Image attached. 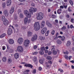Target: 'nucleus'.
Listing matches in <instances>:
<instances>
[{
    "label": "nucleus",
    "mask_w": 74,
    "mask_h": 74,
    "mask_svg": "<svg viewBox=\"0 0 74 74\" xmlns=\"http://www.w3.org/2000/svg\"><path fill=\"white\" fill-rule=\"evenodd\" d=\"M44 17V14L41 12H40L38 13L36 15V18L38 20H41Z\"/></svg>",
    "instance_id": "1"
},
{
    "label": "nucleus",
    "mask_w": 74,
    "mask_h": 74,
    "mask_svg": "<svg viewBox=\"0 0 74 74\" xmlns=\"http://www.w3.org/2000/svg\"><path fill=\"white\" fill-rule=\"evenodd\" d=\"M34 29H35V31H37L39 30L40 28V23L38 22L35 23V24H34Z\"/></svg>",
    "instance_id": "2"
},
{
    "label": "nucleus",
    "mask_w": 74,
    "mask_h": 74,
    "mask_svg": "<svg viewBox=\"0 0 74 74\" xmlns=\"http://www.w3.org/2000/svg\"><path fill=\"white\" fill-rule=\"evenodd\" d=\"M51 48V51H52L53 54L54 55H56L57 54V52L55 50V46H52Z\"/></svg>",
    "instance_id": "3"
},
{
    "label": "nucleus",
    "mask_w": 74,
    "mask_h": 74,
    "mask_svg": "<svg viewBox=\"0 0 74 74\" xmlns=\"http://www.w3.org/2000/svg\"><path fill=\"white\" fill-rule=\"evenodd\" d=\"M30 42V40L28 39H26L25 41L24 45L25 47H27L28 46Z\"/></svg>",
    "instance_id": "4"
},
{
    "label": "nucleus",
    "mask_w": 74,
    "mask_h": 74,
    "mask_svg": "<svg viewBox=\"0 0 74 74\" xmlns=\"http://www.w3.org/2000/svg\"><path fill=\"white\" fill-rule=\"evenodd\" d=\"M47 31V28L46 27H44L41 30V34H45Z\"/></svg>",
    "instance_id": "5"
},
{
    "label": "nucleus",
    "mask_w": 74,
    "mask_h": 74,
    "mask_svg": "<svg viewBox=\"0 0 74 74\" xmlns=\"http://www.w3.org/2000/svg\"><path fill=\"white\" fill-rule=\"evenodd\" d=\"M38 36L36 34H35L34 36L32 37V41H34L36 40Z\"/></svg>",
    "instance_id": "6"
},
{
    "label": "nucleus",
    "mask_w": 74,
    "mask_h": 74,
    "mask_svg": "<svg viewBox=\"0 0 74 74\" xmlns=\"http://www.w3.org/2000/svg\"><path fill=\"white\" fill-rule=\"evenodd\" d=\"M28 18L27 17H26L25 18L24 23L25 24H26L27 22L28 23H30L31 21V20L29 19L28 20Z\"/></svg>",
    "instance_id": "7"
},
{
    "label": "nucleus",
    "mask_w": 74,
    "mask_h": 74,
    "mask_svg": "<svg viewBox=\"0 0 74 74\" xmlns=\"http://www.w3.org/2000/svg\"><path fill=\"white\" fill-rule=\"evenodd\" d=\"M17 50L20 52H22L23 51V47L21 46H18L17 48Z\"/></svg>",
    "instance_id": "8"
},
{
    "label": "nucleus",
    "mask_w": 74,
    "mask_h": 74,
    "mask_svg": "<svg viewBox=\"0 0 74 74\" xmlns=\"http://www.w3.org/2000/svg\"><path fill=\"white\" fill-rule=\"evenodd\" d=\"M18 42L19 44H21L23 42V39L22 38H19L18 40Z\"/></svg>",
    "instance_id": "9"
},
{
    "label": "nucleus",
    "mask_w": 74,
    "mask_h": 74,
    "mask_svg": "<svg viewBox=\"0 0 74 74\" xmlns=\"http://www.w3.org/2000/svg\"><path fill=\"white\" fill-rule=\"evenodd\" d=\"M46 25L48 26L49 27H51L52 26V25L51 24L49 23V21H47L46 23Z\"/></svg>",
    "instance_id": "10"
},
{
    "label": "nucleus",
    "mask_w": 74,
    "mask_h": 74,
    "mask_svg": "<svg viewBox=\"0 0 74 74\" xmlns=\"http://www.w3.org/2000/svg\"><path fill=\"white\" fill-rule=\"evenodd\" d=\"M3 14L6 16H8V12L7 11V10H4Z\"/></svg>",
    "instance_id": "11"
},
{
    "label": "nucleus",
    "mask_w": 74,
    "mask_h": 74,
    "mask_svg": "<svg viewBox=\"0 0 74 74\" xmlns=\"http://www.w3.org/2000/svg\"><path fill=\"white\" fill-rule=\"evenodd\" d=\"M33 61H34V62H35V64H37L38 61L36 57H34V58H33Z\"/></svg>",
    "instance_id": "12"
},
{
    "label": "nucleus",
    "mask_w": 74,
    "mask_h": 74,
    "mask_svg": "<svg viewBox=\"0 0 74 74\" xmlns=\"http://www.w3.org/2000/svg\"><path fill=\"white\" fill-rule=\"evenodd\" d=\"M12 33V29L11 28H9L8 29V35H11Z\"/></svg>",
    "instance_id": "13"
},
{
    "label": "nucleus",
    "mask_w": 74,
    "mask_h": 74,
    "mask_svg": "<svg viewBox=\"0 0 74 74\" xmlns=\"http://www.w3.org/2000/svg\"><path fill=\"white\" fill-rule=\"evenodd\" d=\"M45 24V21H43L41 23V28H43L44 27Z\"/></svg>",
    "instance_id": "14"
},
{
    "label": "nucleus",
    "mask_w": 74,
    "mask_h": 74,
    "mask_svg": "<svg viewBox=\"0 0 74 74\" xmlns=\"http://www.w3.org/2000/svg\"><path fill=\"white\" fill-rule=\"evenodd\" d=\"M11 3V0H8L7 2V6H10Z\"/></svg>",
    "instance_id": "15"
},
{
    "label": "nucleus",
    "mask_w": 74,
    "mask_h": 74,
    "mask_svg": "<svg viewBox=\"0 0 74 74\" xmlns=\"http://www.w3.org/2000/svg\"><path fill=\"white\" fill-rule=\"evenodd\" d=\"M14 7H12L11 8V9L10 10V14H12V13L14 12Z\"/></svg>",
    "instance_id": "16"
},
{
    "label": "nucleus",
    "mask_w": 74,
    "mask_h": 74,
    "mask_svg": "<svg viewBox=\"0 0 74 74\" xmlns=\"http://www.w3.org/2000/svg\"><path fill=\"white\" fill-rule=\"evenodd\" d=\"M3 21V24L5 25H8V20H6L4 21Z\"/></svg>",
    "instance_id": "17"
},
{
    "label": "nucleus",
    "mask_w": 74,
    "mask_h": 74,
    "mask_svg": "<svg viewBox=\"0 0 74 74\" xmlns=\"http://www.w3.org/2000/svg\"><path fill=\"white\" fill-rule=\"evenodd\" d=\"M9 42L10 44H12L14 43V41L13 39H9Z\"/></svg>",
    "instance_id": "18"
},
{
    "label": "nucleus",
    "mask_w": 74,
    "mask_h": 74,
    "mask_svg": "<svg viewBox=\"0 0 74 74\" xmlns=\"http://www.w3.org/2000/svg\"><path fill=\"white\" fill-rule=\"evenodd\" d=\"M62 10L61 8L58 9L57 11L58 14H60L62 12L61 11H62Z\"/></svg>",
    "instance_id": "19"
},
{
    "label": "nucleus",
    "mask_w": 74,
    "mask_h": 74,
    "mask_svg": "<svg viewBox=\"0 0 74 74\" xmlns=\"http://www.w3.org/2000/svg\"><path fill=\"white\" fill-rule=\"evenodd\" d=\"M30 9L32 10V11L34 12H36L37 11V9L35 8H34L33 7H31V8Z\"/></svg>",
    "instance_id": "20"
},
{
    "label": "nucleus",
    "mask_w": 74,
    "mask_h": 74,
    "mask_svg": "<svg viewBox=\"0 0 74 74\" xmlns=\"http://www.w3.org/2000/svg\"><path fill=\"white\" fill-rule=\"evenodd\" d=\"M1 19L2 21H4L6 20V19L5 18V16H2Z\"/></svg>",
    "instance_id": "21"
},
{
    "label": "nucleus",
    "mask_w": 74,
    "mask_h": 74,
    "mask_svg": "<svg viewBox=\"0 0 74 74\" xmlns=\"http://www.w3.org/2000/svg\"><path fill=\"white\" fill-rule=\"evenodd\" d=\"M14 56L15 58L17 59L18 57L19 54L18 53H16L14 54Z\"/></svg>",
    "instance_id": "22"
},
{
    "label": "nucleus",
    "mask_w": 74,
    "mask_h": 74,
    "mask_svg": "<svg viewBox=\"0 0 74 74\" xmlns=\"http://www.w3.org/2000/svg\"><path fill=\"white\" fill-rule=\"evenodd\" d=\"M32 32L30 31H29L27 34V36H32Z\"/></svg>",
    "instance_id": "23"
},
{
    "label": "nucleus",
    "mask_w": 74,
    "mask_h": 74,
    "mask_svg": "<svg viewBox=\"0 0 74 74\" xmlns=\"http://www.w3.org/2000/svg\"><path fill=\"white\" fill-rule=\"evenodd\" d=\"M6 35V34L5 33L3 34L0 36V38H3L5 37Z\"/></svg>",
    "instance_id": "24"
},
{
    "label": "nucleus",
    "mask_w": 74,
    "mask_h": 74,
    "mask_svg": "<svg viewBox=\"0 0 74 74\" xmlns=\"http://www.w3.org/2000/svg\"><path fill=\"white\" fill-rule=\"evenodd\" d=\"M24 13L25 14L26 16H27L29 14V12L27 10H25L24 11Z\"/></svg>",
    "instance_id": "25"
},
{
    "label": "nucleus",
    "mask_w": 74,
    "mask_h": 74,
    "mask_svg": "<svg viewBox=\"0 0 74 74\" xmlns=\"http://www.w3.org/2000/svg\"><path fill=\"white\" fill-rule=\"evenodd\" d=\"M71 42L70 41H68L66 44V45L67 46H69L71 45Z\"/></svg>",
    "instance_id": "26"
},
{
    "label": "nucleus",
    "mask_w": 74,
    "mask_h": 74,
    "mask_svg": "<svg viewBox=\"0 0 74 74\" xmlns=\"http://www.w3.org/2000/svg\"><path fill=\"white\" fill-rule=\"evenodd\" d=\"M29 71V70H27L25 71H24V74H29L28 73Z\"/></svg>",
    "instance_id": "27"
},
{
    "label": "nucleus",
    "mask_w": 74,
    "mask_h": 74,
    "mask_svg": "<svg viewBox=\"0 0 74 74\" xmlns=\"http://www.w3.org/2000/svg\"><path fill=\"white\" fill-rule=\"evenodd\" d=\"M25 67H30L31 69H32L33 67L32 65H25Z\"/></svg>",
    "instance_id": "28"
},
{
    "label": "nucleus",
    "mask_w": 74,
    "mask_h": 74,
    "mask_svg": "<svg viewBox=\"0 0 74 74\" xmlns=\"http://www.w3.org/2000/svg\"><path fill=\"white\" fill-rule=\"evenodd\" d=\"M6 5V3L5 2H4L2 4V6L3 8H5Z\"/></svg>",
    "instance_id": "29"
},
{
    "label": "nucleus",
    "mask_w": 74,
    "mask_h": 74,
    "mask_svg": "<svg viewBox=\"0 0 74 74\" xmlns=\"http://www.w3.org/2000/svg\"><path fill=\"white\" fill-rule=\"evenodd\" d=\"M57 43L59 45H60L62 43V42L60 40H58Z\"/></svg>",
    "instance_id": "30"
},
{
    "label": "nucleus",
    "mask_w": 74,
    "mask_h": 74,
    "mask_svg": "<svg viewBox=\"0 0 74 74\" xmlns=\"http://www.w3.org/2000/svg\"><path fill=\"white\" fill-rule=\"evenodd\" d=\"M43 59H40L39 60V62L40 64H42L44 62Z\"/></svg>",
    "instance_id": "31"
},
{
    "label": "nucleus",
    "mask_w": 74,
    "mask_h": 74,
    "mask_svg": "<svg viewBox=\"0 0 74 74\" xmlns=\"http://www.w3.org/2000/svg\"><path fill=\"white\" fill-rule=\"evenodd\" d=\"M21 64H25V65H31V64H27L25 62H22L21 63Z\"/></svg>",
    "instance_id": "32"
},
{
    "label": "nucleus",
    "mask_w": 74,
    "mask_h": 74,
    "mask_svg": "<svg viewBox=\"0 0 74 74\" xmlns=\"http://www.w3.org/2000/svg\"><path fill=\"white\" fill-rule=\"evenodd\" d=\"M40 54L41 55H42L44 54V52L43 51H41L39 52Z\"/></svg>",
    "instance_id": "33"
},
{
    "label": "nucleus",
    "mask_w": 74,
    "mask_h": 74,
    "mask_svg": "<svg viewBox=\"0 0 74 74\" xmlns=\"http://www.w3.org/2000/svg\"><path fill=\"white\" fill-rule=\"evenodd\" d=\"M66 29V27L65 26H63V27L61 28V29L62 31H64Z\"/></svg>",
    "instance_id": "34"
},
{
    "label": "nucleus",
    "mask_w": 74,
    "mask_h": 74,
    "mask_svg": "<svg viewBox=\"0 0 74 74\" xmlns=\"http://www.w3.org/2000/svg\"><path fill=\"white\" fill-rule=\"evenodd\" d=\"M39 39L41 40H42L45 39V38L44 36H40L39 38Z\"/></svg>",
    "instance_id": "35"
},
{
    "label": "nucleus",
    "mask_w": 74,
    "mask_h": 74,
    "mask_svg": "<svg viewBox=\"0 0 74 74\" xmlns=\"http://www.w3.org/2000/svg\"><path fill=\"white\" fill-rule=\"evenodd\" d=\"M29 12H30V14H33V10L32 9H29Z\"/></svg>",
    "instance_id": "36"
},
{
    "label": "nucleus",
    "mask_w": 74,
    "mask_h": 74,
    "mask_svg": "<svg viewBox=\"0 0 74 74\" xmlns=\"http://www.w3.org/2000/svg\"><path fill=\"white\" fill-rule=\"evenodd\" d=\"M3 61L4 62H6L7 61V58H6V57H4L3 58Z\"/></svg>",
    "instance_id": "37"
},
{
    "label": "nucleus",
    "mask_w": 74,
    "mask_h": 74,
    "mask_svg": "<svg viewBox=\"0 0 74 74\" xmlns=\"http://www.w3.org/2000/svg\"><path fill=\"white\" fill-rule=\"evenodd\" d=\"M47 58L48 60H51L52 59V57L50 56H48L47 57Z\"/></svg>",
    "instance_id": "38"
},
{
    "label": "nucleus",
    "mask_w": 74,
    "mask_h": 74,
    "mask_svg": "<svg viewBox=\"0 0 74 74\" xmlns=\"http://www.w3.org/2000/svg\"><path fill=\"white\" fill-rule=\"evenodd\" d=\"M26 16H27V17L29 18H30L31 17V14H29V13Z\"/></svg>",
    "instance_id": "39"
},
{
    "label": "nucleus",
    "mask_w": 74,
    "mask_h": 74,
    "mask_svg": "<svg viewBox=\"0 0 74 74\" xmlns=\"http://www.w3.org/2000/svg\"><path fill=\"white\" fill-rule=\"evenodd\" d=\"M17 12L18 14H19L20 13H21V9H19L18 10Z\"/></svg>",
    "instance_id": "40"
},
{
    "label": "nucleus",
    "mask_w": 74,
    "mask_h": 74,
    "mask_svg": "<svg viewBox=\"0 0 74 74\" xmlns=\"http://www.w3.org/2000/svg\"><path fill=\"white\" fill-rule=\"evenodd\" d=\"M69 3H70V4L72 6L73 4V2L72 1L70 0L69 1Z\"/></svg>",
    "instance_id": "41"
},
{
    "label": "nucleus",
    "mask_w": 74,
    "mask_h": 74,
    "mask_svg": "<svg viewBox=\"0 0 74 74\" xmlns=\"http://www.w3.org/2000/svg\"><path fill=\"white\" fill-rule=\"evenodd\" d=\"M55 31L54 30H53L51 32V34L52 35H54L55 34Z\"/></svg>",
    "instance_id": "42"
},
{
    "label": "nucleus",
    "mask_w": 74,
    "mask_h": 74,
    "mask_svg": "<svg viewBox=\"0 0 74 74\" xmlns=\"http://www.w3.org/2000/svg\"><path fill=\"white\" fill-rule=\"evenodd\" d=\"M20 16L21 18H23V16L22 13L20 14Z\"/></svg>",
    "instance_id": "43"
},
{
    "label": "nucleus",
    "mask_w": 74,
    "mask_h": 74,
    "mask_svg": "<svg viewBox=\"0 0 74 74\" xmlns=\"http://www.w3.org/2000/svg\"><path fill=\"white\" fill-rule=\"evenodd\" d=\"M36 69H35L34 70V71L32 72V73L33 74H36Z\"/></svg>",
    "instance_id": "44"
},
{
    "label": "nucleus",
    "mask_w": 74,
    "mask_h": 74,
    "mask_svg": "<svg viewBox=\"0 0 74 74\" xmlns=\"http://www.w3.org/2000/svg\"><path fill=\"white\" fill-rule=\"evenodd\" d=\"M12 62V60L11 59H8V62L9 63H10Z\"/></svg>",
    "instance_id": "45"
},
{
    "label": "nucleus",
    "mask_w": 74,
    "mask_h": 74,
    "mask_svg": "<svg viewBox=\"0 0 74 74\" xmlns=\"http://www.w3.org/2000/svg\"><path fill=\"white\" fill-rule=\"evenodd\" d=\"M64 39H65V37L64 36H62V37L61 38V40L62 41H63Z\"/></svg>",
    "instance_id": "46"
},
{
    "label": "nucleus",
    "mask_w": 74,
    "mask_h": 74,
    "mask_svg": "<svg viewBox=\"0 0 74 74\" xmlns=\"http://www.w3.org/2000/svg\"><path fill=\"white\" fill-rule=\"evenodd\" d=\"M65 16L67 18H70L69 15L68 14H66Z\"/></svg>",
    "instance_id": "47"
},
{
    "label": "nucleus",
    "mask_w": 74,
    "mask_h": 74,
    "mask_svg": "<svg viewBox=\"0 0 74 74\" xmlns=\"http://www.w3.org/2000/svg\"><path fill=\"white\" fill-rule=\"evenodd\" d=\"M58 71H60L61 73L63 72V70L61 69H59Z\"/></svg>",
    "instance_id": "48"
},
{
    "label": "nucleus",
    "mask_w": 74,
    "mask_h": 74,
    "mask_svg": "<svg viewBox=\"0 0 74 74\" xmlns=\"http://www.w3.org/2000/svg\"><path fill=\"white\" fill-rule=\"evenodd\" d=\"M42 68L41 67H39L38 69V70L39 71H42Z\"/></svg>",
    "instance_id": "49"
},
{
    "label": "nucleus",
    "mask_w": 74,
    "mask_h": 74,
    "mask_svg": "<svg viewBox=\"0 0 74 74\" xmlns=\"http://www.w3.org/2000/svg\"><path fill=\"white\" fill-rule=\"evenodd\" d=\"M40 49L42 51L45 50V47H43L40 48Z\"/></svg>",
    "instance_id": "50"
},
{
    "label": "nucleus",
    "mask_w": 74,
    "mask_h": 74,
    "mask_svg": "<svg viewBox=\"0 0 74 74\" xmlns=\"http://www.w3.org/2000/svg\"><path fill=\"white\" fill-rule=\"evenodd\" d=\"M74 19L73 18H71V22L72 23H74Z\"/></svg>",
    "instance_id": "51"
},
{
    "label": "nucleus",
    "mask_w": 74,
    "mask_h": 74,
    "mask_svg": "<svg viewBox=\"0 0 74 74\" xmlns=\"http://www.w3.org/2000/svg\"><path fill=\"white\" fill-rule=\"evenodd\" d=\"M68 10L69 11V12H71V11H72V10L70 9V7H69L68 8Z\"/></svg>",
    "instance_id": "52"
},
{
    "label": "nucleus",
    "mask_w": 74,
    "mask_h": 74,
    "mask_svg": "<svg viewBox=\"0 0 74 74\" xmlns=\"http://www.w3.org/2000/svg\"><path fill=\"white\" fill-rule=\"evenodd\" d=\"M31 5L32 7H34L35 6V4L34 3H32L31 4Z\"/></svg>",
    "instance_id": "53"
},
{
    "label": "nucleus",
    "mask_w": 74,
    "mask_h": 74,
    "mask_svg": "<svg viewBox=\"0 0 74 74\" xmlns=\"http://www.w3.org/2000/svg\"><path fill=\"white\" fill-rule=\"evenodd\" d=\"M65 57L66 60H68L69 57H68L67 56V55H65Z\"/></svg>",
    "instance_id": "54"
},
{
    "label": "nucleus",
    "mask_w": 74,
    "mask_h": 74,
    "mask_svg": "<svg viewBox=\"0 0 74 74\" xmlns=\"http://www.w3.org/2000/svg\"><path fill=\"white\" fill-rule=\"evenodd\" d=\"M5 46H3L2 47V49L3 50H5Z\"/></svg>",
    "instance_id": "55"
},
{
    "label": "nucleus",
    "mask_w": 74,
    "mask_h": 74,
    "mask_svg": "<svg viewBox=\"0 0 74 74\" xmlns=\"http://www.w3.org/2000/svg\"><path fill=\"white\" fill-rule=\"evenodd\" d=\"M64 54H69V52L68 51H66V52H64Z\"/></svg>",
    "instance_id": "56"
},
{
    "label": "nucleus",
    "mask_w": 74,
    "mask_h": 74,
    "mask_svg": "<svg viewBox=\"0 0 74 74\" xmlns=\"http://www.w3.org/2000/svg\"><path fill=\"white\" fill-rule=\"evenodd\" d=\"M52 52L51 51H49L48 53V55H50L52 54Z\"/></svg>",
    "instance_id": "57"
},
{
    "label": "nucleus",
    "mask_w": 74,
    "mask_h": 74,
    "mask_svg": "<svg viewBox=\"0 0 74 74\" xmlns=\"http://www.w3.org/2000/svg\"><path fill=\"white\" fill-rule=\"evenodd\" d=\"M55 22L56 23H58L59 22H58V20L56 19L55 20Z\"/></svg>",
    "instance_id": "58"
},
{
    "label": "nucleus",
    "mask_w": 74,
    "mask_h": 74,
    "mask_svg": "<svg viewBox=\"0 0 74 74\" xmlns=\"http://www.w3.org/2000/svg\"><path fill=\"white\" fill-rule=\"evenodd\" d=\"M52 17L53 18H55L56 17V16L54 14H53Z\"/></svg>",
    "instance_id": "59"
},
{
    "label": "nucleus",
    "mask_w": 74,
    "mask_h": 74,
    "mask_svg": "<svg viewBox=\"0 0 74 74\" xmlns=\"http://www.w3.org/2000/svg\"><path fill=\"white\" fill-rule=\"evenodd\" d=\"M38 53V52H35L34 53H33V54L34 55H36Z\"/></svg>",
    "instance_id": "60"
},
{
    "label": "nucleus",
    "mask_w": 74,
    "mask_h": 74,
    "mask_svg": "<svg viewBox=\"0 0 74 74\" xmlns=\"http://www.w3.org/2000/svg\"><path fill=\"white\" fill-rule=\"evenodd\" d=\"M37 48V46L36 45L34 46V49H36Z\"/></svg>",
    "instance_id": "61"
},
{
    "label": "nucleus",
    "mask_w": 74,
    "mask_h": 74,
    "mask_svg": "<svg viewBox=\"0 0 74 74\" xmlns=\"http://www.w3.org/2000/svg\"><path fill=\"white\" fill-rule=\"evenodd\" d=\"M18 0L21 2H24L25 1V0Z\"/></svg>",
    "instance_id": "62"
},
{
    "label": "nucleus",
    "mask_w": 74,
    "mask_h": 74,
    "mask_svg": "<svg viewBox=\"0 0 74 74\" xmlns=\"http://www.w3.org/2000/svg\"><path fill=\"white\" fill-rule=\"evenodd\" d=\"M72 58V56H70L68 58L69 60H70L71 59V58Z\"/></svg>",
    "instance_id": "63"
},
{
    "label": "nucleus",
    "mask_w": 74,
    "mask_h": 74,
    "mask_svg": "<svg viewBox=\"0 0 74 74\" xmlns=\"http://www.w3.org/2000/svg\"><path fill=\"white\" fill-rule=\"evenodd\" d=\"M70 62L72 63H74V60H73L70 61Z\"/></svg>",
    "instance_id": "64"
}]
</instances>
